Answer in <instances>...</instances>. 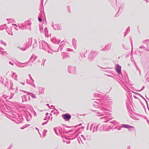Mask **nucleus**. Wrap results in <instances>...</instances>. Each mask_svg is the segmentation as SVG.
Instances as JSON below:
<instances>
[{
    "label": "nucleus",
    "instance_id": "f257e3e1",
    "mask_svg": "<svg viewBox=\"0 0 149 149\" xmlns=\"http://www.w3.org/2000/svg\"><path fill=\"white\" fill-rule=\"evenodd\" d=\"M63 118L64 119L69 120L71 118V116L68 113H66L63 115Z\"/></svg>",
    "mask_w": 149,
    "mask_h": 149
},
{
    "label": "nucleus",
    "instance_id": "f03ea898",
    "mask_svg": "<svg viewBox=\"0 0 149 149\" xmlns=\"http://www.w3.org/2000/svg\"><path fill=\"white\" fill-rule=\"evenodd\" d=\"M121 66L119 65H116V71L119 74L121 73Z\"/></svg>",
    "mask_w": 149,
    "mask_h": 149
},
{
    "label": "nucleus",
    "instance_id": "7ed1b4c3",
    "mask_svg": "<svg viewBox=\"0 0 149 149\" xmlns=\"http://www.w3.org/2000/svg\"><path fill=\"white\" fill-rule=\"evenodd\" d=\"M122 127L125 128H129L131 127V126L127 125H123Z\"/></svg>",
    "mask_w": 149,
    "mask_h": 149
},
{
    "label": "nucleus",
    "instance_id": "20e7f679",
    "mask_svg": "<svg viewBox=\"0 0 149 149\" xmlns=\"http://www.w3.org/2000/svg\"><path fill=\"white\" fill-rule=\"evenodd\" d=\"M38 19V20L40 22H41V21H42V19L41 18H39Z\"/></svg>",
    "mask_w": 149,
    "mask_h": 149
}]
</instances>
